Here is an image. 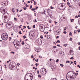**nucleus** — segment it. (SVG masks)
Returning a JSON list of instances; mask_svg holds the SVG:
<instances>
[{
	"instance_id": "9d476101",
	"label": "nucleus",
	"mask_w": 80,
	"mask_h": 80,
	"mask_svg": "<svg viewBox=\"0 0 80 80\" xmlns=\"http://www.w3.org/2000/svg\"><path fill=\"white\" fill-rule=\"evenodd\" d=\"M37 42L38 43L39 45H41L42 44V40L40 38H38L37 40Z\"/></svg>"
},
{
	"instance_id": "79ce46f5",
	"label": "nucleus",
	"mask_w": 80,
	"mask_h": 80,
	"mask_svg": "<svg viewBox=\"0 0 80 80\" xmlns=\"http://www.w3.org/2000/svg\"><path fill=\"white\" fill-rule=\"evenodd\" d=\"M32 5H31L30 6V9H32Z\"/></svg>"
},
{
	"instance_id": "f8f14e48",
	"label": "nucleus",
	"mask_w": 80,
	"mask_h": 80,
	"mask_svg": "<svg viewBox=\"0 0 80 80\" xmlns=\"http://www.w3.org/2000/svg\"><path fill=\"white\" fill-rule=\"evenodd\" d=\"M9 68H10L11 70H15V69H14V68H15V66L10 65L9 66Z\"/></svg>"
},
{
	"instance_id": "603ef678",
	"label": "nucleus",
	"mask_w": 80,
	"mask_h": 80,
	"mask_svg": "<svg viewBox=\"0 0 80 80\" xmlns=\"http://www.w3.org/2000/svg\"><path fill=\"white\" fill-rule=\"evenodd\" d=\"M37 73L38 74H39V70H38L37 71Z\"/></svg>"
},
{
	"instance_id": "052dcab7",
	"label": "nucleus",
	"mask_w": 80,
	"mask_h": 80,
	"mask_svg": "<svg viewBox=\"0 0 80 80\" xmlns=\"http://www.w3.org/2000/svg\"><path fill=\"white\" fill-rule=\"evenodd\" d=\"M59 36H57L56 37V38L57 39V38H59Z\"/></svg>"
},
{
	"instance_id": "ea45409f",
	"label": "nucleus",
	"mask_w": 80,
	"mask_h": 80,
	"mask_svg": "<svg viewBox=\"0 0 80 80\" xmlns=\"http://www.w3.org/2000/svg\"><path fill=\"white\" fill-rule=\"evenodd\" d=\"M32 28H35V25H34L32 27Z\"/></svg>"
},
{
	"instance_id": "c85d7f7f",
	"label": "nucleus",
	"mask_w": 80,
	"mask_h": 80,
	"mask_svg": "<svg viewBox=\"0 0 80 80\" xmlns=\"http://www.w3.org/2000/svg\"><path fill=\"white\" fill-rule=\"evenodd\" d=\"M51 80H57V79H54L53 78H52L51 79Z\"/></svg>"
},
{
	"instance_id": "7ed1b4c3",
	"label": "nucleus",
	"mask_w": 80,
	"mask_h": 80,
	"mask_svg": "<svg viewBox=\"0 0 80 80\" xmlns=\"http://www.w3.org/2000/svg\"><path fill=\"white\" fill-rule=\"evenodd\" d=\"M0 12L2 13L3 14L2 16H3L4 15H5V13L7 12L8 9L6 7H4L3 8V7H2L0 8Z\"/></svg>"
},
{
	"instance_id": "338daca9",
	"label": "nucleus",
	"mask_w": 80,
	"mask_h": 80,
	"mask_svg": "<svg viewBox=\"0 0 80 80\" xmlns=\"http://www.w3.org/2000/svg\"><path fill=\"white\" fill-rule=\"evenodd\" d=\"M52 48H56V46H53Z\"/></svg>"
},
{
	"instance_id": "c756f323",
	"label": "nucleus",
	"mask_w": 80,
	"mask_h": 80,
	"mask_svg": "<svg viewBox=\"0 0 80 80\" xmlns=\"http://www.w3.org/2000/svg\"><path fill=\"white\" fill-rule=\"evenodd\" d=\"M63 33H64V34H67V32L66 31H64V32H63Z\"/></svg>"
},
{
	"instance_id": "39448f33",
	"label": "nucleus",
	"mask_w": 80,
	"mask_h": 80,
	"mask_svg": "<svg viewBox=\"0 0 80 80\" xmlns=\"http://www.w3.org/2000/svg\"><path fill=\"white\" fill-rule=\"evenodd\" d=\"M39 29L40 31L42 32H43L45 29V26L43 24L39 25Z\"/></svg>"
},
{
	"instance_id": "49530a36",
	"label": "nucleus",
	"mask_w": 80,
	"mask_h": 80,
	"mask_svg": "<svg viewBox=\"0 0 80 80\" xmlns=\"http://www.w3.org/2000/svg\"><path fill=\"white\" fill-rule=\"evenodd\" d=\"M57 42H58V43H60V41H59V40H58Z\"/></svg>"
},
{
	"instance_id": "0e129e2a",
	"label": "nucleus",
	"mask_w": 80,
	"mask_h": 80,
	"mask_svg": "<svg viewBox=\"0 0 80 80\" xmlns=\"http://www.w3.org/2000/svg\"><path fill=\"white\" fill-rule=\"evenodd\" d=\"M26 80V76H25L24 78V80Z\"/></svg>"
},
{
	"instance_id": "f704fd0d",
	"label": "nucleus",
	"mask_w": 80,
	"mask_h": 80,
	"mask_svg": "<svg viewBox=\"0 0 80 80\" xmlns=\"http://www.w3.org/2000/svg\"><path fill=\"white\" fill-rule=\"evenodd\" d=\"M4 52H5L4 50H2L1 51V52H2V53H4Z\"/></svg>"
},
{
	"instance_id": "2f4dec72",
	"label": "nucleus",
	"mask_w": 80,
	"mask_h": 80,
	"mask_svg": "<svg viewBox=\"0 0 80 80\" xmlns=\"http://www.w3.org/2000/svg\"><path fill=\"white\" fill-rule=\"evenodd\" d=\"M18 33L19 34H20V35H22V32H21V31H19L18 32Z\"/></svg>"
},
{
	"instance_id": "9b49d317",
	"label": "nucleus",
	"mask_w": 80,
	"mask_h": 80,
	"mask_svg": "<svg viewBox=\"0 0 80 80\" xmlns=\"http://www.w3.org/2000/svg\"><path fill=\"white\" fill-rule=\"evenodd\" d=\"M8 2L7 1H5L1 3V4L2 5H8Z\"/></svg>"
},
{
	"instance_id": "2eb2a0df",
	"label": "nucleus",
	"mask_w": 80,
	"mask_h": 80,
	"mask_svg": "<svg viewBox=\"0 0 80 80\" xmlns=\"http://www.w3.org/2000/svg\"><path fill=\"white\" fill-rule=\"evenodd\" d=\"M35 51H36V52H38L40 51V48H35Z\"/></svg>"
},
{
	"instance_id": "b1692460",
	"label": "nucleus",
	"mask_w": 80,
	"mask_h": 80,
	"mask_svg": "<svg viewBox=\"0 0 80 80\" xmlns=\"http://www.w3.org/2000/svg\"><path fill=\"white\" fill-rule=\"evenodd\" d=\"M60 66L61 67H63L64 66L63 64H60Z\"/></svg>"
},
{
	"instance_id": "4468645a",
	"label": "nucleus",
	"mask_w": 80,
	"mask_h": 80,
	"mask_svg": "<svg viewBox=\"0 0 80 80\" xmlns=\"http://www.w3.org/2000/svg\"><path fill=\"white\" fill-rule=\"evenodd\" d=\"M8 26L9 27V28H12V27H13V25L11 24L8 23Z\"/></svg>"
},
{
	"instance_id": "13d9d810",
	"label": "nucleus",
	"mask_w": 80,
	"mask_h": 80,
	"mask_svg": "<svg viewBox=\"0 0 80 80\" xmlns=\"http://www.w3.org/2000/svg\"><path fill=\"white\" fill-rule=\"evenodd\" d=\"M62 53L63 52H61L59 53L61 55H62Z\"/></svg>"
},
{
	"instance_id": "e2e57ef3",
	"label": "nucleus",
	"mask_w": 80,
	"mask_h": 80,
	"mask_svg": "<svg viewBox=\"0 0 80 80\" xmlns=\"http://www.w3.org/2000/svg\"><path fill=\"white\" fill-rule=\"evenodd\" d=\"M35 8H35L36 10H37V8H38V7H35Z\"/></svg>"
},
{
	"instance_id": "bb28decb",
	"label": "nucleus",
	"mask_w": 80,
	"mask_h": 80,
	"mask_svg": "<svg viewBox=\"0 0 80 80\" xmlns=\"http://www.w3.org/2000/svg\"><path fill=\"white\" fill-rule=\"evenodd\" d=\"M12 11L13 13L15 12V11H14V8H12Z\"/></svg>"
},
{
	"instance_id": "412c9836",
	"label": "nucleus",
	"mask_w": 80,
	"mask_h": 80,
	"mask_svg": "<svg viewBox=\"0 0 80 80\" xmlns=\"http://www.w3.org/2000/svg\"><path fill=\"white\" fill-rule=\"evenodd\" d=\"M21 43L22 45H23L25 44V43H24V41H22V42Z\"/></svg>"
},
{
	"instance_id": "20e7f679",
	"label": "nucleus",
	"mask_w": 80,
	"mask_h": 80,
	"mask_svg": "<svg viewBox=\"0 0 80 80\" xmlns=\"http://www.w3.org/2000/svg\"><path fill=\"white\" fill-rule=\"evenodd\" d=\"M8 37V34L7 33H3L1 35V38L3 40H7Z\"/></svg>"
},
{
	"instance_id": "4d7b16f0",
	"label": "nucleus",
	"mask_w": 80,
	"mask_h": 80,
	"mask_svg": "<svg viewBox=\"0 0 80 80\" xmlns=\"http://www.w3.org/2000/svg\"><path fill=\"white\" fill-rule=\"evenodd\" d=\"M47 13H48V15H49V14H50V13L49 12H48V11H47Z\"/></svg>"
},
{
	"instance_id": "423d86ee",
	"label": "nucleus",
	"mask_w": 80,
	"mask_h": 80,
	"mask_svg": "<svg viewBox=\"0 0 80 80\" xmlns=\"http://www.w3.org/2000/svg\"><path fill=\"white\" fill-rule=\"evenodd\" d=\"M58 8L60 10H65V7L64 8V6L63 4H59L58 5Z\"/></svg>"
},
{
	"instance_id": "7c9ffc66",
	"label": "nucleus",
	"mask_w": 80,
	"mask_h": 80,
	"mask_svg": "<svg viewBox=\"0 0 80 80\" xmlns=\"http://www.w3.org/2000/svg\"><path fill=\"white\" fill-rule=\"evenodd\" d=\"M73 0V1L74 2H78V1H79L80 0Z\"/></svg>"
},
{
	"instance_id": "a211bd4d",
	"label": "nucleus",
	"mask_w": 80,
	"mask_h": 80,
	"mask_svg": "<svg viewBox=\"0 0 80 80\" xmlns=\"http://www.w3.org/2000/svg\"><path fill=\"white\" fill-rule=\"evenodd\" d=\"M47 37L48 39H51V38H51L50 37V36L49 35H48Z\"/></svg>"
},
{
	"instance_id": "6e6d98bb",
	"label": "nucleus",
	"mask_w": 80,
	"mask_h": 80,
	"mask_svg": "<svg viewBox=\"0 0 80 80\" xmlns=\"http://www.w3.org/2000/svg\"><path fill=\"white\" fill-rule=\"evenodd\" d=\"M71 59H72V60H74V58L73 57H71Z\"/></svg>"
},
{
	"instance_id": "393cba45",
	"label": "nucleus",
	"mask_w": 80,
	"mask_h": 80,
	"mask_svg": "<svg viewBox=\"0 0 80 80\" xmlns=\"http://www.w3.org/2000/svg\"><path fill=\"white\" fill-rule=\"evenodd\" d=\"M69 35L70 36L71 35H72V32H69Z\"/></svg>"
},
{
	"instance_id": "c9c22d12",
	"label": "nucleus",
	"mask_w": 80,
	"mask_h": 80,
	"mask_svg": "<svg viewBox=\"0 0 80 80\" xmlns=\"http://www.w3.org/2000/svg\"><path fill=\"white\" fill-rule=\"evenodd\" d=\"M66 63H70V61H66Z\"/></svg>"
},
{
	"instance_id": "0eeeda50",
	"label": "nucleus",
	"mask_w": 80,
	"mask_h": 80,
	"mask_svg": "<svg viewBox=\"0 0 80 80\" xmlns=\"http://www.w3.org/2000/svg\"><path fill=\"white\" fill-rule=\"evenodd\" d=\"M16 42H15V44H14V45L16 48H18V47L19 46V45L20 44V41H17V40H15Z\"/></svg>"
},
{
	"instance_id": "09e8293b",
	"label": "nucleus",
	"mask_w": 80,
	"mask_h": 80,
	"mask_svg": "<svg viewBox=\"0 0 80 80\" xmlns=\"http://www.w3.org/2000/svg\"><path fill=\"white\" fill-rule=\"evenodd\" d=\"M32 74V73H27V74H26V75H25L26 77V76H28V74Z\"/></svg>"
},
{
	"instance_id": "ddd939ff",
	"label": "nucleus",
	"mask_w": 80,
	"mask_h": 80,
	"mask_svg": "<svg viewBox=\"0 0 80 80\" xmlns=\"http://www.w3.org/2000/svg\"><path fill=\"white\" fill-rule=\"evenodd\" d=\"M29 37L30 38L32 39V37H33V35H32V34L30 35V34L29 33Z\"/></svg>"
},
{
	"instance_id": "e433bc0d",
	"label": "nucleus",
	"mask_w": 80,
	"mask_h": 80,
	"mask_svg": "<svg viewBox=\"0 0 80 80\" xmlns=\"http://www.w3.org/2000/svg\"><path fill=\"white\" fill-rule=\"evenodd\" d=\"M31 10H32V11H35V8H33V9H31Z\"/></svg>"
},
{
	"instance_id": "cd10ccee",
	"label": "nucleus",
	"mask_w": 80,
	"mask_h": 80,
	"mask_svg": "<svg viewBox=\"0 0 80 80\" xmlns=\"http://www.w3.org/2000/svg\"><path fill=\"white\" fill-rule=\"evenodd\" d=\"M27 27H28V30H30V29H31V28H30V27L29 28V26H28Z\"/></svg>"
},
{
	"instance_id": "de8ad7c7",
	"label": "nucleus",
	"mask_w": 80,
	"mask_h": 80,
	"mask_svg": "<svg viewBox=\"0 0 80 80\" xmlns=\"http://www.w3.org/2000/svg\"><path fill=\"white\" fill-rule=\"evenodd\" d=\"M50 8H51V9H53L54 8L52 7V6H51L50 7Z\"/></svg>"
},
{
	"instance_id": "a878e982",
	"label": "nucleus",
	"mask_w": 80,
	"mask_h": 80,
	"mask_svg": "<svg viewBox=\"0 0 80 80\" xmlns=\"http://www.w3.org/2000/svg\"><path fill=\"white\" fill-rule=\"evenodd\" d=\"M23 37L24 39H25L26 38V36H25V35L23 36Z\"/></svg>"
},
{
	"instance_id": "5701e85b",
	"label": "nucleus",
	"mask_w": 80,
	"mask_h": 80,
	"mask_svg": "<svg viewBox=\"0 0 80 80\" xmlns=\"http://www.w3.org/2000/svg\"><path fill=\"white\" fill-rule=\"evenodd\" d=\"M34 22H37V19H35L34 20H33Z\"/></svg>"
},
{
	"instance_id": "37998d69",
	"label": "nucleus",
	"mask_w": 80,
	"mask_h": 80,
	"mask_svg": "<svg viewBox=\"0 0 80 80\" xmlns=\"http://www.w3.org/2000/svg\"><path fill=\"white\" fill-rule=\"evenodd\" d=\"M58 61H59V59H57L56 60L57 63H58Z\"/></svg>"
},
{
	"instance_id": "680f3d73",
	"label": "nucleus",
	"mask_w": 80,
	"mask_h": 80,
	"mask_svg": "<svg viewBox=\"0 0 80 80\" xmlns=\"http://www.w3.org/2000/svg\"><path fill=\"white\" fill-rule=\"evenodd\" d=\"M16 10H17V12H18V11H19L18 9H16Z\"/></svg>"
},
{
	"instance_id": "69168bd1",
	"label": "nucleus",
	"mask_w": 80,
	"mask_h": 80,
	"mask_svg": "<svg viewBox=\"0 0 80 80\" xmlns=\"http://www.w3.org/2000/svg\"><path fill=\"white\" fill-rule=\"evenodd\" d=\"M77 67H79V68H80V66H79V65H78V66H77Z\"/></svg>"
},
{
	"instance_id": "864d4df0",
	"label": "nucleus",
	"mask_w": 80,
	"mask_h": 80,
	"mask_svg": "<svg viewBox=\"0 0 80 80\" xmlns=\"http://www.w3.org/2000/svg\"><path fill=\"white\" fill-rule=\"evenodd\" d=\"M32 35H33V37H34V36H35V33H33Z\"/></svg>"
},
{
	"instance_id": "774afa93",
	"label": "nucleus",
	"mask_w": 80,
	"mask_h": 80,
	"mask_svg": "<svg viewBox=\"0 0 80 80\" xmlns=\"http://www.w3.org/2000/svg\"><path fill=\"white\" fill-rule=\"evenodd\" d=\"M78 48H79L78 50H80V47L79 46V47H78Z\"/></svg>"
},
{
	"instance_id": "58836bf2",
	"label": "nucleus",
	"mask_w": 80,
	"mask_h": 80,
	"mask_svg": "<svg viewBox=\"0 0 80 80\" xmlns=\"http://www.w3.org/2000/svg\"><path fill=\"white\" fill-rule=\"evenodd\" d=\"M35 62H38V59L37 60L35 59Z\"/></svg>"
},
{
	"instance_id": "aec40b11",
	"label": "nucleus",
	"mask_w": 80,
	"mask_h": 80,
	"mask_svg": "<svg viewBox=\"0 0 80 80\" xmlns=\"http://www.w3.org/2000/svg\"><path fill=\"white\" fill-rule=\"evenodd\" d=\"M3 55H7V52L5 51L4 53H3Z\"/></svg>"
},
{
	"instance_id": "473e14b6",
	"label": "nucleus",
	"mask_w": 80,
	"mask_h": 80,
	"mask_svg": "<svg viewBox=\"0 0 80 80\" xmlns=\"http://www.w3.org/2000/svg\"><path fill=\"white\" fill-rule=\"evenodd\" d=\"M11 53H12V54H15V52H13V51H11Z\"/></svg>"
},
{
	"instance_id": "a19ab883",
	"label": "nucleus",
	"mask_w": 80,
	"mask_h": 80,
	"mask_svg": "<svg viewBox=\"0 0 80 80\" xmlns=\"http://www.w3.org/2000/svg\"><path fill=\"white\" fill-rule=\"evenodd\" d=\"M69 40H70V41H72V38H69Z\"/></svg>"
},
{
	"instance_id": "72a5a7b5",
	"label": "nucleus",
	"mask_w": 80,
	"mask_h": 80,
	"mask_svg": "<svg viewBox=\"0 0 80 80\" xmlns=\"http://www.w3.org/2000/svg\"><path fill=\"white\" fill-rule=\"evenodd\" d=\"M40 38L41 39H43V36H40Z\"/></svg>"
},
{
	"instance_id": "bf43d9fd",
	"label": "nucleus",
	"mask_w": 80,
	"mask_h": 80,
	"mask_svg": "<svg viewBox=\"0 0 80 80\" xmlns=\"http://www.w3.org/2000/svg\"><path fill=\"white\" fill-rule=\"evenodd\" d=\"M75 18H78V16H76L75 17Z\"/></svg>"
},
{
	"instance_id": "4c0bfd02",
	"label": "nucleus",
	"mask_w": 80,
	"mask_h": 80,
	"mask_svg": "<svg viewBox=\"0 0 80 80\" xmlns=\"http://www.w3.org/2000/svg\"><path fill=\"white\" fill-rule=\"evenodd\" d=\"M38 77H39V78H41L42 77L41 76V75H40V74H38Z\"/></svg>"
},
{
	"instance_id": "f3484780",
	"label": "nucleus",
	"mask_w": 80,
	"mask_h": 80,
	"mask_svg": "<svg viewBox=\"0 0 80 80\" xmlns=\"http://www.w3.org/2000/svg\"><path fill=\"white\" fill-rule=\"evenodd\" d=\"M61 19H62V21H65V20H66V18H65V17H62L61 18Z\"/></svg>"
},
{
	"instance_id": "f03ea898",
	"label": "nucleus",
	"mask_w": 80,
	"mask_h": 80,
	"mask_svg": "<svg viewBox=\"0 0 80 80\" xmlns=\"http://www.w3.org/2000/svg\"><path fill=\"white\" fill-rule=\"evenodd\" d=\"M74 75V72L71 71H69L66 75V78L68 80H73V78Z\"/></svg>"
},
{
	"instance_id": "dca6fc26",
	"label": "nucleus",
	"mask_w": 80,
	"mask_h": 80,
	"mask_svg": "<svg viewBox=\"0 0 80 80\" xmlns=\"http://www.w3.org/2000/svg\"><path fill=\"white\" fill-rule=\"evenodd\" d=\"M70 54L71 55H73V50L72 52V50H70Z\"/></svg>"
},
{
	"instance_id": "f257e3e1",
	"label": "nucleus",
	"mask_w": 80,
	"mask_h": 80,
	"mask_svg": "<svg viewBox=\"0 0 80 80\" xmlns=\"http://www.w3.org/2000/svg\"><path fill=\"white\" fill-rule=\"evenodd\" d=\"M4 16H2V19L4 23H7L10 19V16L7 13H5Z\"/></svg>"
},
{
	"instance_id": "8fccbe9b",
	"label": "nucleus",
	"mask_w": 80,
	"mask_h": 80,
	"mask_svg": "<svg viewBox=\"0 0 80 80\" xmlns=\"http://www.w3.org/2000/svg\"><path fill=\"white\" fill-rule=\"evenodd\" d=\"M43 13H44V14H45V15H47V14H46L45 13V10L44 11Z\"/></svg>"
},
{
	"instance_id": "1a4fd4ad",
	"label": "nucleus",
	"mask_w": 80,
	"mask_h": 80,
	"mask_svg": "<svg viewBox=\"0 0 80 80\" xmlns=\"http://www.w3.org/2000/svg\"><path fill=\"white\" fill-rule=\"evenodd\" d=\"M41 72L42 74H46L47 73V71L45 68H42L41 69Z\"/></svg>"
},
{
	"instance_id": "a18cd8bd",
	"label": "nucleus",
	"mask_w": 80,
	"mask_h": 80,
	"mask_svg": "<svg viewBox=\"0 0 80 80\" xmlns=\"http://www.w3.org/2000/svg\"><path fill=\"white\" fill-rule=\"evenodd\" d=\"M14 20H15V21H17V18H14Z\"/></svg>"
},
{
	"instance_id": "3c124183",
	"label": "nucleus",
	"mask_w": 80,
	"mask_h": 80,
	"mask_svg": "<svg viewBox=\"0 0 80 80\" xmlns=\"http://www.w3.org/2000/svg\"><path fill=\"white\" fill-rule=\"evenodd\" d=\"M57 46L58 47H60V44H58L57 45Z\"/></svg>"
},
{
	"instance_id": "6ab92c4d",
	"label": "nucleus",
	"mask_w": 80,
	"mask_h": 80,
	"mask_svg": "<svg viewBox=\"0 0 80 80\" xmlns=\"http://www.w3.org/2000/svg\"><path fill=\"white\" fill-rule=\"evenodd\" d=\"M22 8L24 10H27V8L26 7H22Z\"/></svg>"
},
{
	"instance_id": "4be33fe9",
	"label": "nucleus",
	"mask_w": 80,
	"mask_h": 80,
	"mask_svg": "<svg viewBox=\"0 0 80 80\" xmlns=\"http://www.w3.org/2000/svg\"><path fill=\"white\" fill-rule=\"evenodd\" d=\"M68 45V44H67L63 45V46H64V47H67V46Z\"/></svg>"
},
{
	"instance_id": "6e6552de",
	"label": "nucleus",
	"mask_w": 80,
	"mask_h": 80,
	"mask_svg": "<svg viewBox=\"0 0 80 80\" xmlns=\"http://www.w3.org/2000/svg\"><path fill=\"white\" fill-rule=\"evenodd\" d=\"M41 72L42 74H46L47 73V71L45 68H42L41 69Z\"/></svg>"
},
{
	"instance_id": "5fc2aeb1",
	"label": "nucleus",
	"mask_w": 80,
	"mask_h": 80,
	"mask_svg": "<svg viewBox=\"0 0 80 80\" xmlns=\"http://www.w3.org/2000/svg\"><path fill=\"white\" fill-rule=\"evenodd\" d=\"M36 67H37V65H38V64H37V63H36L35 64Z\"/></svg>"
},
{
	"instance_id": "c03bdc74",
	"label": "nucleus",
	"mask_w": 80,
	"mask_h": 80,
	"mask_svg": "<svg viewBox=\"0 0 80 80\" xmlns=\"http://www.w3.org/2000/svg\"><path fill=\"white\" fill-rule=\"evenodd\" d=\"M77 31H78V33H80V29L78 30Z\"/></svg>"
}]
</instances>
